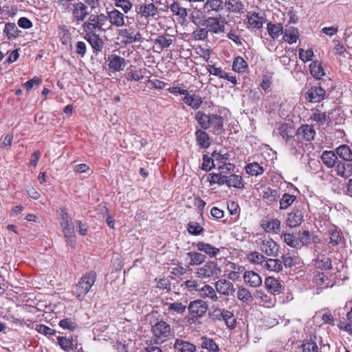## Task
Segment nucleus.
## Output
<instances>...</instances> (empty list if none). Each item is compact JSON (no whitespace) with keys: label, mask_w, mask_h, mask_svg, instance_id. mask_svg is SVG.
I'll return each instance as SVG.
<instances>
[{"label":"nucleus","mask_w":352,"mask_h":352,"mask_svg":"<svg viewBox=\"0 0 352 352\" xmlns=\"http://www.w3.org/2000/svg\"><path fill=\"white\" fill-rule=\"evenodd\" d=\"M188 256L190 258L189 264L190 265L199 266L205 260V256L197 252H188Z\"/></svg>","instance_id":"obj_51"},{"label":"nucleus","mask_w":352,"mask_h":352,"mask_svg":"<svg viewBox=\"0 0 352 352\" xmlns=\"http://www.w3.org/2000/svg\"><path fill=\"white\" fill-rule=\"evenodd\" d=\"M199 294L201 298H209L214 302L218 300V296L214 289L208 284L205 285L204 287L199 289Z\"/></svg>","instance_id":"obj_31"},{"label":"nucleus","mask_w":352,"mask_h":352,"mask_svg":"<svg viewBox=\"0 0 352 352\" xmlns=\"http://www.w3.org/2000/svg\"><path fill=\"white\" fill-rule=\"evenodd\" d=\"M328 118L329 116L325 112H322L318 109L312 110V115L310 117V119L319 125H324L327 122Z\"/></svg>","instance_id":"obj_41"},{"label":"nucleus","mask_w":352,"mask_h":352,"mask_svg":"<svg viewBox=\"0 0 352 352\" xmlns=\"http://www.w3.org/2000/svg\"><path fill=\"white\" fill-rule=\"evenodd\" d=\"M261 226L267 232L277 233L280 230V221L276 219L266 217L261 221Z\"/></svg>","instance_id":"obj_16"},{"label":"nucleus","mask_w":352,"mask_h":352,"mask_svg":"<svg viewBox=\"0 0 352 352\" xmlns=\"http://www.w3.org/2000/svg\"><path fill=\"white\" fill-rule=\"evenodd\" d=\"M57 340L59 346L64 351L67 352H75L76 350V346L73 340L60 336H58Z\"/></svg>","instance_id":"obj_35"},{"label":"nucleus","mask_w":352,"mask_h":352,"mask_svg":"<svg viewBox=\"0 0 352 352\" xmlns=\"http://www.w3.org/2000/svg\"><path fill=\"white\" fill-rule=\"evenodd\" d=\"M263 267L269 272H279L283 270L282 261L276 258H266Z\"/></svg>","instance_id":"obj_30"},{"label":"nucleus","mask_w":352,"mask_h":352,"mask_svg":"<svg viewBox=\"0 0 352 352\" xmlns=\"http://www.w3.org/2000/svg\"><path fill=\"white\" fill-rule=\"evenodd\" d=\"M69 8L74 21L82 22L89 14L87 6L80 1L70 4Z\"/></svg>","instance_id":"obj_9"},{"label":"nucleus","mask_w":352,"mask_h":352,"mask_svg":"<svg viewBox=\"0 0 352 352\" xmlns=\"http://www.w3.org/2000/svg\"><path fill=\"white\" fill-rule=\"evenodd\" d=\"M152 333L157 340L163 342L171 336V329L166 322L160 321L152 327Z\"/></svg>","instance_id":"obj_7"},{"label":"nucleus","mask_w":352,"mask_h":352,"mask_svg":"<svg viewBox=\"0 0 352 352\" xmlns=\"http://www.w3.org/2000/svg\"><path fill=\"white\" fill-rule=\"evenodd\" d=\"M58 324L61 328L68 329L69 331L74 330L77 327L76 322L72 318H64L60 320Z\"/></svg>","instance_id":"obj_61"},{"label":"nucleus","mask_w":352,"mask_h":352,"mask_svg":"<svg viewBox=\"0 0 352 352\" xmlns=\"http://www.w3.org/2000/svg\"><path fill=\"white\" fill-rule=\"evenodd\" d=\"M224 4L227 10L232 13H241L244 8L241 0H226Z\"/></svg>","instance_id":"obj_33"},{"label":"nucleus","mask_w":352,"mask_h":352,"mask_svg":"<svg viewBox=\"0 0 352 352\" xmlns=\"http://www.w3.org/2000/svg\"><path fill=\"white\" fill-rule=\"evenodd\" d=\"M173 41L171 36L169 35H159L154 40L155 47L157 48L160 52L165 48L169 47L173 44Z\"/></svg>","instance_id":"obj_28"},{"label":"nucleus","mask_w":352,"mask_h":352,"mask_svg":"<svg viewBox=\"0 0 352 352\" xmlns=\"http://www.w3.org/2000/svg\"><path fill=\"white\" fill-rule=\"evenodd\" d=\"M60 226L63 232L66 242L72 248L76 244V236L74 234L72 219L67 212H63L60 217Z\"/></svg>","instance_id":"obj_5"},{"label":"nucleus","mask_w":352,"mask_h":352,"mask_svg":"<svg viewBox=\"0 0 352 352\" xmlns=\"http://www.w3.org/2000/svg\"><path fill=\"white\" fill-rule=\"evenodd\" d=\"M265 286L270 294H274L280 291V283L272 276H268L265 280Z\"/></svg>","instance_id":"obj_37"},{"label":"nucleus","mask_w":352,"mask_h":352,"mask_svg":"<svg viewBox=\"0 0 352 352\" xmlns=\"http://www.w3.org/2000/svg\"><path fill=\"white\" fill-rule=\"evenodd\" d=\"M207 70L210 75L217 76L223 79V77L226 76V72L220 67H216L214 65H208Z\"/></svg>","instance_id":"obj_63"},{"label":"nucleus","mask_w":352,"mask_h":352,"mask_svg":"<svg viewBox=\"0 0 352 352\" xmlns=\"http://www.w3.org/2000/svg\"><path fill=\"white\" fill-rule=\"evenodd\" d=\"M248 68V64L241 56H237L234 59L232 69L238 73H244Z\"/></svg>","instance_id":"obj_44"},{"label":"nucleus","mask_w":352,"mask_h":352,"mask_svg":"<svg viewBox=\"0 0 352 352\" xmlns=\"http://www.w3.org/2000/svg\"><path fill=\"white\" fill-rule=\"evenodd\" d=\"M225 19L222 17L209 16L204 20L203 23L208 30L213 34H220L225 31Z\"/></svg>","instance_id":"obj_6"},{"label":"nucleus","mask_w":352,"mask_h":352,"mask_svg":"<svg viewBox=\"0 0 352 352\" xmlns=\"http://www.w3.org/2000/svg\"><path fill=\"white\" fill-rule=\"evenodd\" d=\"M196 140L198 144L203 148H208L210 145V138L206 132L198 129L195 133Z\"/></svg>","instance_id":"obj_40"},{"label":"nucleus","mask_w":352,"mask_h":352,"mask_svg":"<svg viewBox=\"0 0 352 352\" xmlns=\"http://www.w3.org/2000/svg\"><path fill=\"white\" fill-rule=\"evenodd\" d=\"M314 265L318 269L326 270L331 267V261L328 256L320 254L314 260Z\"/></svg>","instance_id":"obj_32"},{"label":"nucleus","mask_w":352,"mask_h":352,"mask_svg":"<svg viewBox=\"0 0 352 352\" xmlns=\"http://www.w3.org/2000/svg\"><path fill=\"white\" fill-rule=\"evenodd\" d=\"M248 259L251 263L263 266L266 258L262 254L254 251L248 254Z\"/></svg>","instance_id":"obj_49"},{"label":"nucleus","mask_w":352,"mask_h":352,"mask_svg":"<svg viewBox=\"0 0 352 352\" xmlns=\"http://www.w3.org/2000/svg\"><path fill=\"white\" fill-rule=\"evenodd\" d=\"M107 21L109 20L111 25L116 28H121L125 25L124 14L118 10L113 8L107 12Z\"/></svg>","instance_id":"obj_13"},{"label":"nucleus","mask_w":352,"mask_h":352,"mask_svg":"<svg viewBox=\"0 0 352 352\" xmlns=\"http://www.w3.org/2000/svg\"><path fill=\"white\" fill-rule=\"evenodd\" d=\"M85 38L87 41L94 51L100 52L103 48L102 40L96 33L85 32Z\"/></svg>","instance_id":"obj_22"},{"label":"nucleus","mask_w":352,"mask_h":352,"mask_svg":"<svg viewBox=\"0 0 352 352\" xmlns=\"http://www.w3.org/2000/svg\"><path fill=\"white\" fill-rule=\"evenodd\" d=\"M218 293L224 296H232L235 292L234 285L226 279H219L215 283Z\"/></svg>","instance_id":"obj_14"},{"label":"nucleus","mask_w":352,"mask_h":352,"mask_svg":"<svg viewBox=\"0 0 352 352\" xmlns=\"http://www.w3.org/2000/svg\"><path fill=\"white\" fill-rule=\"evenodd\" d=\"M302 352H318V347L315 341L311 338L305 340L302 344Z\"/></svg>","instance_id":"obj_57"},{"label":"nucleus","mask_w":352,"mask_h":352,"mask_svg":"<svg viewBox=\"0 0 352 352\" xmlns=\"http://www.w3.org/2000/svg\"><path fill=\"white\" fill-rule=\"evenodd\" d=\"M195 120L202 129H212L214 132L221 130L223 126V118L217 114H206L204 111H198L195 113Z\"/></svg>","instance_id":"obj_1"},{"label":"nucleus","mask_w":352,"mask_h":352,"mask_svg":"<svg viewBox=\"0 0 352 352\" xmlns=\"http://www.w3.org/2000/svg\"><path fill=\"white\" fill-rule=\"evenodd\" d=\"M223 320L226 323L227 326L230 329H233L236 326V319L234 318V314L226 309H223L221 314Z\"/></svg>","instance_id":"obj_50"},{"label":"nucleus","mask_w":352,"mask_h":352,"mask_svg":"<svg viewBox=\"0 0 352 352\" xmlns=\"http://www.w3.org/2000/svg\"><path fill=\"white\" fill-rule=\"evenodd\" d=\"M145 69H137V68H129L127 69L126 74L125 80H123L124 85L126 84V81H140L144 77Z\"/></svg>","instance_id":"obj_25"},{"label":"nucleus","mask_w":352,"mask_h":352,"mask_svg":"<svg viewBox=\"0 0 352 352\" xmlns=\"http://www.w3.org/2000/svg\"><path fill=\"white\" fill-rule=\"evenodd\" d=\"M223 0H207L204 3V9L208 13L211 12H219L223 8Z\"/></svg>","instance_id":"obj_38"},{"label":"nucleus","mask_w":352,"mask_h":352,"mask_svg":"<svg viewBox=\"0 0 352 352\" xmlns=\"http://www.w3.org/2000/svg\"><path fill=\"white\" fill-rule=\"evenodd\" d=\"M170 10L171 12L179 16L180 18L185 19L187 16V10L186 8L182 7L180 4L177 2H174L170 5Z\"/></svg>","instance_id":"obj_53"},{"label":"nucleus","mask_w":352,"mask_h":352,"mask_svg":"<svg viewBox=\"0 0 352 352\" xmlns=\"http://www.w3.org/2000/svg\"><path fill=\"white\" fill-rule=\"evenodd\" d=\"M281 258L282 264L283 263L285 267H292L298 263V257L292 256L289 253L283 254Z\"/></svg>","instance_id":"obj_60"},{"label":"nucleus","mask_w":352,"mask_h":352,"mask_svg":"<svg viewBox=\"0 0 352 352\" xmlns=\"http://www.w3.org/2000/svg\"><path fill=\"white\" fill-rule=\"evenodd\" d=\"M221 182L223 185L226 184L229 187H234L235 188H243L244 186L242 177L235 174H232L228 176L225 175Z\"/></svg>","instance_id":"obj_23"},{"label":"nucleus","mask_w":352,"mask_h":352,"mask_svg":"<svg viewBox=\"0 0 352 352\" xmlns=\"http://www.w3.org/2000/svg\"><path fill=\"white\" fill-rule=\"evenodd\" d=\"M96 273L94 271H90L85 274L76 287V297L79 300H82L86 294L90 291L96 280Z\"/></svg>","instance_id":"obj_4"},{"label":"nucleus","mask_w":352,"mask_h":352,"mask_svg":"<svg viewBox=\"0 0 352 352\" xmlns=\"http://www.w3.org/2000/svg\"><path fill=\"white\" fill-rule=\"evenodd\" d=\"M337 155L345 161H352V152L347 145H341L336 149Z\"/></svg>","instance_id":"obj_48"},{"label":"nucleus","mask_w":352,"mask_h":352,"mask_svg":"<svg viewBox=\"0 0 352 352\" xmlns=\"http://www.w3.org/2000/svg\"><path fill=\"white\" fill-rule=\"evenodd\" d=\"M321 159L327 167L331 168L336 164L338 157L333 151H326L323 152Z\"/></svg>","instance_id":"obj_43"},{"label":"nucleus","mask_w":352,"mask_h":352,"mask_svg":"<svg viewBox=\"0 0 352 352\" xmlns=\"http://www.w3.org/2000/svg\"><path fill=\"white\" fill-rule=\"evenodd\" d=\"M248 22L252 28L260 29L265 23L263 16H260L258 13L255 12H249L247 14Z\"/></svg>","instance_id":"obj_24"},{"label":"nucleus","mask_w":352,"mask_h":352,"mask_svg":"<svg viewBox=\"0 0 352 352\" xmlns=\"http://www.w3.org/2000/svg\"><path fill=\"white\" fill-rule=\"evenodd\" d=\"M267 30L270 36L272 38H278L283 33V27L281 23H268L267 24Z\"/></svg>","instance_id":"obj_39"},{"label":"nucleus","mask_w":352,"mask_h":352,"mask_svg":"<svg viewBox=\"0 0 352 352\" xmlns=\"http://www.w3.org/2000/svg\"><path fill=\"white\" fill-rule=\"evenodd\" d=\"M298 239L299 244L301 243L302 245H309L311 243H318L320 241L318 236L311 234L307 230L299 232Z\"/></svg>","instance_id":"obj_27"},{"label":"nucleus","mask_w":352,"mask_h":352,"mask_svg":"<svg viewBox=\"0 0 352 352\" xmlns=\"http://www.w3.org/2000/svg\"><path fill=\"white\" fill-rule=\"evenodd\" d=\"M188 309L192 317L201 318L206 313L208 305L203 300H195L190 302Z\"/></svg>","instance_id":"obj_11"},{"label":"nucleus","mask_w":352,"mask_h":352,"mask_svg":"<svg viewBox=\"0 0 352 352\" xmlns=\"http://www.w3.org/2000/svg\"><path fill=\"white\" fill-rule=\"evenodd\" d=\"M166 305L168 307V310L169 311L177 314H183L186 309V305L179 302L173 303L167 302Z\"/></svg>","instance_id":"obj_56"},{"label":"nucleus","mask_w":352,"mask_h":352,"mask_svg":"<svg viewBox=\"0 0 352 352\" xmlns=\"http://www.w3.org/2000/svg\"><path fill=\"white\" fill-rule=\"evenodd\" d=\"M258 302L265 307H272L275 305L276 299L272 295L265 294L263 290H256L254 294Z\"/></svg>","instance_id":"obj_15"},{"label":"nucleus","mask_w":352,"mask_h":352,"mask_svg":"<svg viewBox=\"0 0 352 352\" xmlns=\"http://www.w3.org/2000/svg\"><path fill=\"white\" fill-rule=\"evenodd\" d=\"M208 30L207 28H197L192 33V37L196 41H204L208 37Z\"/></svg>","instance_id":"obj_59"},{"label":"nucleus","mask_w":352,"mask_h":352,"mask_svg":"<svg viewBox=\"0 0 352 352\" xmlns=\"http://www.w3.org/2000/svg\"><path fill=\"white\" fill-rule=\"evenodd\" d=\"M298 38V31L295 28H289L284 32L283 39L289 44L296 42Z\"/></svg>","instance_id":"obj_42"},{"label":"nucleus","mask_w":352,"mask_h":352,"mask_svg":"<svg viewBox=\"0 0 352 352\" xmlns=\"http://www.w3.org/2000/svg\"><path fill=\"white\" fill-rule=\"evenodd\" d=\"M258 243L261 251L268 256H276L278 252L276 243L270 238L264 237Z\"/></svg>","instance_id":"obj_10"},{"label":"nucleus","mask_w":352,"mask_h":352,"mask_svg":"<svg viewBox=\"0 0 352 352\" xmlns=\"http://www.w3.org/2000/svg\"><path fill=\"white\" fill-rule=\"evenodd\" d=\"M182 101L195 110L198 109L203 102L201 98L199 95L195 94L190 95L188 91H187V94L184 96Z\"/></svg>","instance_id":"obj_21"},{"label":"nucleus","mask_w":352,"mask_h":352,"mask_svg":"<svg viewBox=\"0 0 352 352\" xmlns=\"http://www.w3.org/2000/svg\"><path fill=\"white\" fill-rule=\"evenodd\" d=\"M337 174L344 178H349L352 175V164L348 162H338L336 167Z\"/></svg>","instance_id":"obj_29"},{"label":"nucleus","mask_w":352,"mask_h":352,"mask_svg":"<svg viewBox=\"0 0 352 352\" xmlns=\"http://www.w3.org/2000/svg\"><path fill=\"white\" fill-rule=\"evenodd\" d=\"M175 348L179 352H195L196 346L192 343L177 339L175 342Z\"/></svg>","instance_id":"obj_34"},{"label":"nucleus","mask_w":352,"mask_h":352,"mask_svg":"<svg viewBox=\"0 0 352 352\" xmlns=\"http://www.w3.org/2000/svg\"><path fill=\"white\" fill-rule=\"evenodd\" d=\"M316 132L313 126L305 124L300 126L297 131L298 138L305 140L311 141L314 140Z\"/></svg>","instance_id":"obj_20"},{"label":"nucleus","mask_w":352,"mask_h":352,"mask_svg":"<svg viewBox=\"0 0 352 352\" xmlns=\"http://www.w3.org/2000/svg\"><path fill=\"white\" fill-rule=\"evenodd\" d=\"M201 347L210 352H215L219 350V346L212 339L206 337H203L201 338Z\"/></svg>","instance_id":"obj_52"},{"label":"nucleus","mask_w":352,"mask_h":352,"mask_svg":"<svg viewBox=\"0 0 352 352\" xmlns=\"http://www.w3.org/2000/svg\"><path fill=\"white\" fill-rule=\"evenodd\" d=\"M197 247L198 250L205 252L210 257L216 256L219 252V249L204 242H198Z\"/></svg>","instance_id":"obj_36"},{"label":"nucleus","mask_w":352,"mask_h":352,"mask_svg":"<svg viewBox=\"0 0 352 352\" xmlns=\"http://www.w3.org/2000/svg\"><path fill=\"white\" fill-rule=\"evenodd\" d=\"M107 23V18L102 13L92 14L89 15L87 21L82 25L84 32L96 33L98 32H105L104 26Z\"/></svg>","instance_id":"obj_3"},{"label":"nucleus","mask_w":352,"mask_h":352,"mask_svg":"<svg viewBox=\"0 0 352 352\" xmlns=\"http://www.w3.org/2000/svg\"><path fill=\"white\" fill-rule=\"evenodd\" d=\"M108 67L111 72H121L124 69L127 63L124 58L113 54L108 56Z\"/></svg>","instance_id":"obj_12"},{"label":"nucleus","mask_w":352,"mask_h":352,"mask_svg":"<svg viewBox=\"0 0 352 352\" xmlns=\"http://www.w3.org/2000/svg\"><path fill=\"white\" fill-rule=\"evenodd\" d=\"M325 91L320 87H313L306 94L307 99L311 102H318L325 96Z\"/></svg>","instance_id":"obj_17"},{"label":"nucleus","mask_w":352,"mask_h":352,"mask_svg":"<svg viewBox=\"0 0 352 352\" xmlns=\"http://www.w3.org/2000/svg\"><path fill=\"white\" fill-rule=\"evenodd\" d=\"M310 72L311 75L316 79H320L323 76H324V69L321 65V64L318 61H314L311 63L310 66Z\"/></svg>","instance_id":"obj_45"},{"label":"nucleus","mask_w":352,"mask_h":352,"mask_svg":"<svg viewBox=\"0 0 352 352\" xmlns=\"http://www.w3.org/2000/svg\"><path fill=\"white\" fill-rule=\"evenodd\" d=\"M245 283L252 287H258L262 284L261 276L254 271H247L243 274Z\"/></svg>","instance_id":"obj_19"},{"label":"nucleus","mask_w":352,"mask_h":352,"mask_svg":"<svg viewBox=\"0 0 352 352\" xmlns=\"http://www.w3.org/2000/svg\"><path fill=\"white\" fill-rule=\"evenodd\" d=\"M221 269L217 263L208 261L195 269V276L209 282L218 278L221 274Z\"/></svg>","instance_id":"obj_2"},{"label":"nucleus","mask_w":352,"mask_h":352,"mask_svg":"<svg viewBox=\"0 0 352 352\" xmlns=\"http://www.w3.org/2000/svg\"><path fill=\"white\" fill-rule=\"evenodd\" d=\"M116 8H120L124 14H127L133 8V4L129 0H114Z\"/></svg>","instance_id":"obj_58"},{"label":"nucleus","mask_w":352,"mask_h":352,"mask_svg":"<svg viewBox=\"0 0 352 352\" xmlns=\"http://www.w3.org/2000/svg\"><path fill=\"white\" fill-rule=\"evenodd\" d=\"M278 197L279 194L277 190L267 187L263 191V198L270 201H276Z\"/></svg>","instance_id":"obj_55"},{"label":"nucleus","mask_w":352,"mask_h":352,"mask_svg":"<svg viewBox=\"0 0 352 352\" xmlns=\"http://www.w3.org/2000/svg\"><path fill=\"white\" fill-rule=\"evenodd\" d=\"M120 36L122 37L123 42L125 43H133L135 42H140L142 40L141 34L139 32L131 31L123 29L120 31Z\"/></svg>","instance_id":"obj_18"},{"label":"nucleus","mask_w":352,"mask_h":352,"mask_svg":"<svg viewBox=\"0 0 352 352\" xmlns=\"http://www.w3.org/2000/svg\"><path fill=\"white\" fill-rule=\"evenodd\" d=\"M304 221V215L301 210H296L288 214L287 225L291 228L298 226Z\"/></svg>","instance_id":"obj_26"},{"label":"nucleus","mask_w":352,"mask_h":352,"mask_svg":"<svg viewBox=\"0 0 352 352\" xmlns=\"http://www.w3.org/2000/svg\"><path fill=\"white\" fill-rule=\"evenodd\" d=\"M236 296L239 300L245 303H250L253 300L250 292L244 287H241L239 288L236 293Z\"/></svg>","instance_id":"obj_47"},{"label":"nucleus","mask_w":352,"mask_h":352,"mask_svg":"<svg viewBox=\"0 0 352 352\" xmlns=\"http://www.w3.org/2000/svg\"><path fill=\"white\" fill-rule=\"evenodd\" d=\"M135 11L138 15L146 19H156L159 14L158 8L153 3L139 5L135 8Z\"/></svg>","instance_id":"obj_8"},{"label":"nucleus","mask_w":352,"mask_h":352,"mask_svg":"<svg viewBox=\"0 0 352 352\" xmlns=\"http://www.w3.org/2000/svg\"><path fill=\"white\" fill-rule=\"evenodd\" d=\"M246 173L252 176H258L264 172L263 168L258 163L253 162L245 166Z\"/></svg>","instance_id":"obj_46"},{"label":"nucleus","mask_w":352,"mask_h":352,"mask_svg":"<svg viewBox=\"0 0 352 352\" xmlns=\"http://www.w3.org/2000/svg\"><path fill=\"white\" fill-rule=\"evenodd\" d=\"M60 41L63 45H68L71 42V34L69 31L64 26L60 28Z\"/></svg>","instance_id":"obj_64"},{"label":"nucleus","mask_w":352,"mask_h":352,"mask_svg":"<svg viewBox=\"0 0 352 352\" xmlns=\"http://www.w3.org/2000/svg\"><path fill=\"white\" fill-rule=\"evenodd\" d=\"M296 199L294 195L285 193L280 199V209L284 210L291 206Z\"/></svg>","instance_id":"obj_54"},{"label":"nucleus","mask_w":352,"mask_h":352,"mask_svg":"<svg viewBox=\"0 0 352 352\" xmlns=\"http://www.w3.org/2000/svg\"><path fill=\"white\" fill-rule=\"evenodd\" d=\"M283 238L284 241L290 247L297 248L299 246L298 239L293 234L286 233L283 234Z\"/></svg>","instance_id":"obj_62"}]
</instances>
